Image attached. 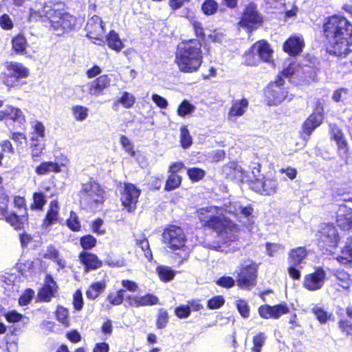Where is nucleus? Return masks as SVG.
<instances>
[{
  "instance_id": "nucleus-57",
  "label": "nucleus",
  "mask_w": 352,
  "mask_h": 352,
  "mask_svg": "<svg viewBox=\"0 0 352 352\" xmlns=\"http://www.w3.org/2000/svg\"><path fill=\"white\" fill-rule=\"evenodd\" d=\"M312 311L316 318L321 322L324 323L329 318V315L322 308L319 307H314L312 309Z\"/></svg>"
},
{
  "instance_id": "nucleus-37",
  "label": "nucleus",
  "mask_w": 352,
  "mask_h": 352,
  "mask_svg": "<svg viewBox=\"0 0 352 352\" xmlns=\"http://www.w3.org/2000/svg\"><path fill=\"white\" fill-rule=\"evenodd\" d=\"M12 50L17 54H23L25 52L28 45L26 38L21 34L14 37L12 41Z\"/></svg>"
},
{
  "instance_id": "nucleus-4",
  "label": "nucleus",
  "mask_w": 352,
  "mask_h": 352,
  "mask_svg": "<svg viewBox=\"0 0 352 352\" xmlns=\"http://www.w3.org/2000/svg\"><path fill=\"white\" fill-rule=\"evenodd\" d=\"M202 60L201 44L198 40H189L178 45L175 63L181 72L192 73L197 71Z\"/></svg>"
},
{
  "instance_id": "nucleus-23",
  "label": "nucleus",
  "mask_w": 352,
  "mask_h": 352,
  "mask_svg": "<svg viewBox=\"0 0 352 352\" xmlns=\"http://www.w3.org/2000/svg\"><path fill=\"white\" fill-rule=\"evenodd\" d=\"M82 190L87 193L94 202L97 204L103 202L104 191L98 183L90 182L83 184Z\"/></svg>"
},
{
  "instance_id": "nucleus-59",
  "label": "nucleus",
  "mask_w": 352,
  "mask_h": 352,
  "mask_svg": "<svg viewBox=\"0 0 352 352\" xmlns=\"http://www.w3.org/2000/svg\"><path fill=\"white\" fill-rule=\"evenodd\" d=\"M175 314L179 318H186L190 314V307L188 305H180L175 308Z\"/></svg>"
},
{
  "instance_id": "nucleus-30",
  "label": "nucleus",
  "mask_w": 352,
  "mask_h": 352,
  "mask_svg": "<svg viewBox=\"0 0 352 352\" xmlns=\"http://www.w3.org/2000/svg\"><path fill=\"white\" fill-rule=\"evenodd\" d=\"M59 206L56 200H53L50 204V208L47 212L46 217L43 220V226L45 228L50 226L58 221Z\"/></svg>"
},
{
  "instance_id": "nucleus-52",
  "label": "nucleus",
  "mask_w": 352,
  "mask_h": 352,
  "mask_svg": "<svg viewBox=\"0 0 352 352\" xmlns=\"http://www.w3.org/2000/svg\"><path fill=\"white\" fill-rule=\"evenodd\" d=\"M80 245L85 250H90L96 244V239L91 235H86L80 239Z\"/></svg>"
},
{
  "instance_id": "nucleus-54",
  "label": "nucleus",
  "mask_w": 352,
  "mask_h": 352,
  "mask_svg": "<svg viewBox=\"0 0 352 352\" xmlns=\"http://www.w3.org/2000/svg\"><path fill=\"white\" fill-rule=\"evenodd\" d=\"M120 142L127 153L131 156H135V151L133 150V144L127 137L124 135H121Z\"/></svg>"
},
{
  "instance_id": "nucleus-29",
  "label": "nucleus",
  "mask_w": 352,
  "mask_h": 352,
  "mask_svg": "<svg viewBox=\"0 0 352 352\" xmlns=\"http://www.w3.org/2000/svg\"><path fill=\"white\" fill-rule=\"evenodd\" d=\"M6 221L15 229H20L28 221V215L17 212L5 211L3 214Z\"/></svg>"
},
{
  "instance_id": "nucleus-10",
  "label": "nucleus",
  "mask_w": 352,
  "mask_h": 352,
  "mask_svg": "<svg viewBox=\"0 0 352 352\" xmlns=\"http://www.w3.org/2000/svg\"><path fill=\"white\" fill-rule=\"evenodd\" d=\"M87 36L93 40V43L98 45H102L105 41L103 39L104 33V25L102 19L98 16H94L87 23Z\"/></svg>"
},
{
  "instance_id": "nucleus-25",
  "label": "nucleus",
  "mask_w": 352,
  "mask_h": 352,
  "mask_svg": "<svg viewBox=\"0 0 352 352\" xmlns=\"http://www.w3.org/2000/svg\"><path fill=\"white\" fill-rule=\"evenodd\" d=\"M331 134L332 138L336 142L340 155L342 157H346L348 146L342 131L336 126L331 125Z\"/></svg>"
},
{
  "instance_id": "nucleus-41",
  "label": "nucleus",
  "mask_w": 352,
  "mask_h": 352,
  "mask_svg": "<svg viewBox=\"0 0 352 352\" xmlns=\"http://www.w3.org/2000/svg\"><path fill=\"white\" fill-rule=\"evenodd\" d=\"M30 153L32 158L41 156L45 149V141H30Z\"/></svg>"
},
{
  "instance_id": "nucleus-53",
  "label": "nucleus",
  "mask_w": 352,
  "mask_h": 352,
  "mask_svg": "<svg viewBox=\"0 0 352 352\" xmlns=\"http://www.w3.org/2000/svg\"><path fill=\"white\" fill-rule=\"evenodd\" d=\"M236 308L243 318H248L250 316V308L248 303L243 300H238L236 302Z\"/></svg>"
},
{
  "instance_id": "nucleus-50",
  "label": "nucleus",
  "mask_w": 352,
  "mask_h": 352,
  "mask_svg": "<svg viewBox=\"0 0 352 352\" xmlns=\"http://www.w3.org/2000/svg\"><path fill=\"white\" fill-rule=\"evenodd\" d=\"M69 311L62 306H58L56 309V319L63 324L69 325Z\"/></svg>"
},
{
  "instance_id": "nucleus-34",
  "label": "nucleus",
  "mask_w": 352,
  "mask_h": 352,
  "mask_svg": "<svg viewBox=\"0 0 352 352\" xmlns=\"http://www.w3.org/2000/svg\"><path fill=\"white\" fill-rule=\"evenodd\" d=\"M337 260L344 265L352 263V236L347 239L341 255L337 257Z\"/></svg>"
},
{
  "instance_id": "nucleus-11",
  "label": "nucleus",
  "mask_w": 352,
  "mask_h": 352,
  "mask_svg": "<svg viewBox=\"0 0 352 352\" xmlns=\"http://www.w3.org/2000/svg\"><path fill=\"white\" fill-rule=\"evenodd\" d=\"M323 118V107L320 101H318L313 113L307 118L303 124L302 138L305 140L309 138L313 131L320 125Z\"/></svg>"
},
{
  "instance_id": "nucleus-27",
  "label": "nucleus",
  "mask_w": 352,
  "mask_h": 352,
  "mask_svg": "<svg viewBox=\"0 0 352 352\" xmlns=\"http://www.w3.org/2000/svg\"><path fill=\"white\" fill-rule=\"evenodd\" d=\"M79 258L85 265L87 272L91 270L98 269L102 266V261L94 254L84 252L80 254Z\"/></svg>"
},
{
  "instance_id": "nucleus-60",
  "label": "nucleus",
  "mask_w": 352,
  "mask_h": 352,
  "mask_svg": "<svg viewBox=\"0 0 352 352\" xmlns=\"http://www.w3.org/2000/svg\"><path fill=\"white\" fill-rule=\"evenodd\" d=\"M11 139L16 143L17 146L23 147L26 143V135L25 133L20 132H14L12 133Z\"/></svg>"
},
{
  "instance_id": "nucleus-45",
  "label": "nucleus",
  "mask_w": 352,
  "mask_h": 352,
  "mask_svg": "<svg viewBox=\"0 0 352 352\" xmlns=\"http://www.w3.org/2000/svg\"><path fill=\"white\" fill-rule=\"evenodd\" d=\"M218 8V4L214 0H206L202 4L201 10L206 15H211L216 12Z\"/></svg>"
},
{
  "instance_id": "nucleus-24",
  "label": "nucleus",
  "mask_w": 352,
  "mask_h": 352,
  "mask_svg": "<svg viewBox=\"0 0 352 352\" xmlns=\"http://www.w3.org/2000/svg\"><path fill=\"white\" fill-rule=\"evenodd\" d=\"M7 119L20 124L25 122V116L23 111L13 106H8L5 109L0 111V121Z\"/></svg>"
},
{
  "instance_id": "nucleus-9",
  "label": "nucleus",
  "mask_w": 352,
  "mask_h": 352,
  "mask_svg": "<svg viewBox=\"0 0 352 352\" xmlns=\"http://www.w3.org/2000/svg\"><path fill=\"white\" fill-rule=\"evenodd\" d=\"M186 241L183 230L176 226L166 228L162 234V241L169 248L175 250L183 248Z\"/></svg>"
},
{
  "instance_id": "nucleus-58",
  "label": "nucleus",
  "mask_w": 352,
  "mask_h": 352,
  "mask_svg": "<svg viewBox=\"0 0 352 352\" xmlns=\"http://www.w3.org/2000/svg\"><path fill=\"white\" fill-rule=\"evenodd\" d=\"M34 292L31 289H28L25 291V292L20 296L19 299V303L21 306L27 305L30 302Z\"/></svg>"
},
{
  "instance_id": "nucleus-17",
  "label": "nucleus",
  "mask_w": 352,
  "mask_h": 352,
  "mask_svg": "<svg viewBox=\"0 0 352 352\" xmlns=\"http://www.w3.org/2000/svg\"><path fill=\"white\" fill-rule=\"evenodd\" d=\"M326 276V272L322 267H316L314 272L305 276L303 286L309 291L318 290L323 287Z\"/></svg>"
},
{
  "instance_id": "nucleus-42",
  "label": "nucleus",
  "mask_w": 352,
  "mask_h": 352,
  "mask_svg": "<svg viewBox=\"0 0 352 352\" xmlns=\"http://www.w3.org/2000/svg\"><path fill=\"white\" fill-rule=\"evenodd\" d=\"M124 292L125 290L124 289H120L116 292H111L108 294L107 300L111 305H120L123 302Z\"/></svg>"
},
{
  "instance_id": "nucleus-32",
  "label": "nucleus",
  "mask_w": 352,
  "mask_h": 352,
  "mask_svg": "<svg viewBox=\"0 0 352 352\" xmlns=\"http://www.w3.org/2000/svg\"><path fill=\"white\" fill-rule=\"evenodd\" d=\"M248 107V101L245 99L235 100L228 113V117H239L244 114Z\"/></svg>"
},
{
  "instance_id": "nucleus-2",
  "label": "nucleus",
  "mask_w": 352,
  "mask_h": 352,
  "mask_svg": "<svg viewBox=\"0 0 352 352\" xmlns=\"http://www.w3.org/2000/svg\"><path fill=\"white\" fill-rule=\"evenodd\" d=\"M29 20H41L47 28L58 36L74 30L77 22L74 15L41 3L36 4L34 8L30 9Z\"/></svg>"
},
{
  "instance_id": "nucleus-63",
  "label": "nucleus",
  "mask_w": 352,
  "mask_h": 352,
  "mask_svg": "<svg viewBox=\"0 0 352 352\" xmlns=\"http://www.w3.org/2000/svg\"><path fill=\"white\" fill-rule=\"evenodd\" d=\"M0 25L4 30H11L13 28V22L8 14H3L0 17Z\"/></svg>"
},
{
  "instance_id": "nucleus-49",
  "label": "nucleus",
  "mask_w": 352,
  "mask_h": 352,
  "mask_svg": "<svg viewBox=\"0 0 352 352\" xmlns=\"http://www.w3.org/2000/svg\"><path fill=\"white\" fill-rule=\"evenodd\" d=\"M224 173L226 175H230L232 176H237L239 174H244L241 166L235 162H230L226 167H225Z\"/></svg>"
},
{
  "instance_id": "nucleus-7",
  "label": "nucleus",
  "mask_w": 352,
  "mask_h": 352,
  "mask_svg": "<svg viewBox=\"0 0 352 352\" xmlns=\"http://www.w3.org/2000/svg\"><path fill=\"white\" fill-rule=\"evenodd\" d=\"M4 67L8 72L4 83L8 87H14L19 84L20 80L29 76L28 68L21 63L8 61L5 63Z\"/></svg>"
},
{
  "instance_id": "nucleus-18",
  "label": "nucleus",
  "mask_w": 352,
  "mask_h": 352,
  "mask_svg": "<svg viewBox=\"0 0 352 352\" xmlns=\"http://www.w3.org/2000/svg\"><path fill=\"white\" fill-rule=\"evenodd\" d=\"M256 268L254 265H248L242 267L238 274V285L241 288H248L255 285Z\"/></svg>"
},
{
  "instance_id": "nucleus-46",
  "label": "nucleus",
  "mask_w": 352,
  "mask_h": 352,
  "mask_svg": "<svg viewBox=\"0 0 352 352\" xmlns=\"http://www.w3.org/2000/svg\"><path fill=\"white\" fill-rule=\"evenodd\" d=\"M195 107L191 104L188 101L184 100L177 109V114L181 117H184L186 115L194 111Z\"/></svg>"
},
{
  "instance_id": "nucleus-20",
  "label": "nucleus",
  "mask_w": 352,
  "mask_h": 352,
  "mask_svg": "<svg viewBox=\"0 0 352 352\" xmlns=\"http://www.w3.org/2000/svg\"><path fill=\"white\" fill-rule=\"evenodd\" d=\"M126 300L130 306L135 307L151 306L159 303V298L153 294L144 296L129 295Z\"/></svg>"
},
{
  "instance_id": "nucleus-64",
  "label": "nucleus",
  "mask_w": 352,
  "mask_h": 352,
  "mask_svg": "<svg viewBox=\"0 0 352 352\" xmlns=\"http://www.w3.org/2000/svg\"><path fill=\"white\" fill-rule=\"evenodd\" d=\"M339 327L342 331L345 332L347 336H352V322L350 320H341Z\"/></svg>"
},
{
  "instance_id": "nucleus-44",
  "label": "nucleus",
  "mask_w": 352,
  "mask_h": 352,
  "mask_svg": "<svg viewBox=\"0 0 352 352\" xmlns=\"http://www.w3.org/2000/svg\"><path fill=\"white\" fill-rule=\"evenodd\" d=\"M180 142L184 148H187L192 144V138L186 126L180 128Z\"/></svg>"
},
{
  "instance_id": "nucleus-8",
  "label": "nucleus",
  "mask_w": 352,
  "mask_h": 352,
  "mask_svg": "<svg viewBox=\"0 0 352 352\" xmlns=\"http://www.w3.org/2000/svg\"><path fill=\"white\" fill-rule=\"evenodd\" d=\"M317 241L322 250L328 251L329 248H336L339 241L336 228L330 223L321 224Z\"/></svg>"
},
{
  "instance_id": "nucleus-56",
  "label": "nucleus",
  "mask_w": 352,
  "mask_h": 352,
  "mask_svg": "<svg viewBox=\"0 0 352 352\" xmlns=\"http://www.w3.org/2000/svg\"><path fill=\"white\" fill-rule=\"evenodd\" d=\"M67 225L73 231H78L80 230V223L75 212H71L70 217L67 221Z\"/></svg>"
},
{
  "instance_id": "nucleus-38",
  "label": "nucleus",
  "mask_w": 352,
  "mask_h": 352,
  "mask_svg": "<svg viewBox=\"0 0 352 352\" xmlns=\"http://www.w3.org/2000/svg\"><path fill=\"white\" fill-rule=\"evenodd\" d=\"M71 111L74 119L78 122H82L88 118L89 109L82 105H74L71 108Z\"/></svg>"
},
{
  "instance_id": "nucleus-14",
  "label": "nucleus",
  "mask_w": 352,
  "mask_h": 352,
  "mask_svg": "<svg viewBox=\"0 0 352 352\" xmlns=\"http://www.w3.org/2000/svg\"><path fill=\"white\" fill-rule=\"evenodd\" d=\"M69 160L67 157L61 155L60 158L56 157V162H44L36 168L38 175H47L51 173H64L67 169Z\"/></svg>"
},
{
  "instance_id": "nucleus-3",
  "label": "nucleus",
  "mask_w": 352,
  "mask_h": 352,
  "mask_svg": "<svg viewBox=\"0 0 352 352\" xmlns=\"http://www.w3.org/2000/svg\"><path fill=\"white\" fill-rule=\"evenodd\" d=\"M197 215L203 225L215 230L225 243L234 241L237 238L238 228L222 213V209L215 206L201 208Z\"/></svg>"
},
{
  "instance_id": "nucleus-39",
  "label": "nucleus",
  "mask_w": 352,
  "mask_h": 352,
  "mask_svg": "<svg viewBox=\"0 0 352 352\" xmlns=\"http://www.w3.org/2000/svg\"><path fill=\"white\" fill-rule=\"evenodd\" d=\"M136 245H138L142 250L144 252V256L148 260L152 258V252L150 250V246L147 239L145 235L140 234L135 237Z\"/></svg>"
},
{
  "instance_id": "nucleus-62",
  "label": "nucleus",
  "mask_w": 352,
  "mask_h": 352,
  "mask_svg": "<svg viewBox=\"0 0 352 352\" xmlns=\"http://www.w3.org/2000/svg\"><path fill=\"white\" fill-rule=\"evenodd\" d=\"M181 184V177H168L166 180L165 189L172 190L177 188Z\"/></svg>"
},
{
  "instance_id": "nucleus-33",
  "label": "nucleus",
  "mask_w": 352,
  "mask_h": 352,
  "mask_svg": "<svg viewBox=\"0 0 352 352\" xmlns=\"http://www.w3.org/2000/svg\"><path fill=\"white\" fill-rule=\"evenodd\" d=\"M32 132L30 141H44L45 137V127L43 124L38 120L31 122Z\"/></svg>"
},
{
  "instance_id": "nucleus-51",
  "label": "nucleus",
  "mask_w": 352,
  "mask_h": 352,
  "mask_svg": "<svg viewBox=\"0 0 352 352\" xmlns=\"http://www.w3.org/2000/svg\"><path fill=\"white\" fill-rule=\"evenodd\" d=\"M45 196L43 193L35 192L33 195V204L31 206V208L41 210L45 205Z\"/></svg>"
},
{
  "instance_id": "nucleus-31",
  "label": "nucleus",
  "mask_w": 352,
  "mask_h": 352,
  "mask_svg": "<svg viewBox=\"0 0 352 352\" xmlns=\"http://www.w3.org/2000/svg\"><path fill=\"white\" fill-rule=\"evenodd\" d=\"M135 102V98L133 94L128 91H123L121 96L113 102V108L117 110L119 105L121 104L125 109H130L134 105Z\"/></svg>"
},
{
  "instance_id": "nucleus-47",
  "label": "nucleus",
  "mask_w": 352,
  "mask_h": 352,
  "mask_svg": "<svg viewBox=\"0 0 352 352\" xmlns=\"http://www.w3.org/2000/svg\"><path fill=\"white\" fill-rule=\"evenodd\" d=\"M169 317L167 311L164 309H160L157 315L156 326L157 329H164L168 322Z\"/></svg>"
},
{
  "instance_id": "nucleus-40",
  "label": "nucleus",
  "mask_w": 352,
  "mask_h": 352,
  "mask_svg": "<svg viewBox=\"0 0 352 352\" xmlns=\"http://www.w3.org/2000/svg\"><path fill=\"white\" fill-rule=\"evenodd\" d=\"M45 257L55 261L61 269L65 267V261L59 258L58 250L53 246L47 248Z\"/></svg>"
},
{
  "instance_id": "nucleus-19",
  "label": "nucleus",
  "mask_w": 352,
  "mask_h": 352,
  "mask_svg": "<svg viewBox=\"0 0 352 352\" xmlns=\"http://www.w3.org/2000/svg\"><path fill=\"white\" fill-rule=\"evenodd\" d=\"M288 311L289 308L286 304H279L274 306L265 305L258 308L259 315L265 319L271 318L277 319Z\"/></svg>"
},
{
  "instance_id": "nucleus-61",
  "label": "nucleus",
  "mask_w": 352,
  "mask_h": 352,
  "mask_svg": "<svg viewBox=\"0 0 352 352\" xmlns=\"http://www.w3.org/2000/svg\"><path fill=\"white\" fill-rule=\"evenodd\" d=\"M83 299H82V295L80 290H77L73 296V305L74 308L80 311L82 309L83 307Z\"/></svg>"
},
{
  "instance_id": "nucleus-26",
  "label": "nucleus",
  "mask_w": 352,
  "mask_h": 352,
  "mask_svg": "<svg viewBox=\"0 0 352 352\" xmlns=\"http://www.w3.org/2000/svg\"><path fill=\"white\" fill-rule=\"evenodd\" d=\"M226 211L232 214L236 218L241 219L244 217L249 219L252 216L253 208L250 205L243 206L241 204L235 202L231 204ZM239 221H241V219H239Z\"/></svg>"
},
{
  "instance_id": "nucleus-13",
  "label": "nucleus",
  "mask_w": 352,
  "mask_h": 352,
  "mask_svg": "<svg viewBox=\"0 0 352 352\" xmlns=\"http://www.w3.org/2000/svg\"><path fill=\"white\" fill-rule=\"evenodd\" d=\"M111 85V78L108 75H101L96 80L81 86V90L92 96H99L103 94L104 89Z\"/></svg>"
},
{
  "instance_id": "nucleus-22",
  "label": "nucleus",
  "mask_w": 352,
  "mask_h": 352,
  "mask_svg": "<svg viewBox=\"0 0 352 352\" xmlns=\"http://www.w3.org/2000/svg\"><path fill=\"white\" fill-rule=\"evenodd\" d=\"M305 46L304 39L302 36H292L289 37L283 45V50L290 56H296L300 54Z\"/></svg>"
},
{
  "instance_id": "nucleus-1",
  "label": "nucleus",
  "mask_w": 352,
  "mask_h": 352,
  "mask_svg": "<svg viewBox=\"0 0 352 352\" xmlns=\"http://www.w3.org/2000/svg\"><path fill=\"white\" fill-rule=\"evenodd\" d=\"M323 32L331 45L330 53L346 57L352 52V24L345 17L330 16L324 23Z\"/></svg>"
},
{
  "instance_id": "nucleus-43",
  "label": "nucleus",
  "mask_w": 352,
  "mask_h": 352,
  "mask_svg": "<svg viewBox=\"0 0 352 352\" xmlns=\"http://www.w3.org/2000/svg\"><path fill=\"white\" fill-rule=\"evenodd\" d=\"M160 279L164 282H168L172 280L175 276L174 271L167 266H159L156 269Z\"/></svg>"
},
{
  "instance_id": "nucleus-55",
  "label": "nucleus",
  "mask_w": 352,
  "mask_h": 352,
  "mask_svg": "<svg viewBox=\"0 0 352 352\" xmlns=\"http://www.w3.org/2000/svg\"><path fill=\"white\" fill-rule=\"evenodd\" d=\"M225 302L224 298L221 296H214L208 301V307L210 309H216L220 308Z\"/></svg>"
},
{
  "instance_id": "nucleus-48",
  "label": "nucleus",
  "mask_w": 352,
  "mask_h": 352,
  "mask_svg": "<svg viewBox=\"0 0 352 352\" xmlns=\"http://www.w3.org/2000/svg\"><path fill=\"white\" fill-rule=\"evenodd\" d=\"M266 340V336L264 333H259L253 338L254 346L252 352H261V348Z\"/></svg>"
},
{
  "instance_id": "nucleus-12",
  "label": "nucleus",
  "mask_w": 352,
  "mask_h": 352,
  "mask_svg": "<svg viewBox=\"0 0 352 352\" xmlns=\"http://www.w3.org/2000/svg\"><path fill=\"white\" fill-rule=\"evenodd\" d=\"M249 187L261 195H271L276 192L277 182L274 177H252L248 181Z\"/></svg>"
},
{
  "instance_id": "nucleus-6",
  "label": "nucleus",
  "mask_w": 352,
  "mask_h": 352,
  "mask_svg": "<svg viewBox=\"0 0 352 352\" xmlns=\"http://www.w3.org/2000/svg\"><path fill=\"white\" fill-rule=\"evenodd\" d=\"M307 252L305 248L298 247L292 249L288 254V273L290 277L298 280L300 278V270L305 263Z\"/></svg>"
},
{
  "instance_id": "nucleus-16",
  "label": "nucleus",
  "mask_w": 352,
  "mask_h": 352,
  "mask_svg": "<svg viewBox=\"0 0 352 352\" xmlns=\"http://www.w3.org/2000/svg\"><path fill=\"white\" fill-rule=\"evenodd\" d=\"M262 23V17L257 12L254 5H249L243 12L239 24L240 27L246 28L249 32L259 26Z\"/></svg>"
},
{
  "instance_id": "nucleus-15",
  "label": "nucleus",
  "mask_w": 352,
  "mask_h": 352,
  "mask_svg": "<svg viewBox=\"0 0 352 352\" xmlns=\"http://www.w3.org/2000/svg\"><path fill=\"white\" fill-rule=\"evenodd\" d=\"M140 195V190L132 184H124L121 196L122 206L131 212L136 208V204Z\"/></svg>"
},
{
  "instance_id": "nucleus-5",
  "label": "nucleus",
  "mask_w": 352,
  "mask_h": 352,
  "mask_svg": "<svg viewBox=\"0 0 352 352\" xmlns=\"http://www.w3.org/2000/svg\"><path fill=\"white\" fill-rule=\"evenodd\" d=\"M265 96L267 104L270 106L278 105L287 98L289 100L292 99V97L288 96V91L285 87V80L280 76L267 86Z\"/></svg>"
},
{
  "instance_id": "nucleus-28",
  "label": "nucleus",
  "mask_w": 352,
  "mask_h": 352,
  "mask_svg": "<svg viewBox=\"0 0 352 352\" xmlns=\"http://www.w3.org/2000/svg\"><path fill=\"white\" fill-rule=\"evenodd\" d=\"M252 50L253 52H256L263 61H271L273 50L266 41H260L256 42L252 45Z\"/></svg>"
},
{
  "instance_id": "nucleus-36",
  "label": "nucleus",
  "mask_w": 352,
  "mask_h": 352,
  "mask_svg": "<svg viewBox=\"0 0 352 352\" xmlns=\"http://www.w3.org/2000/svg\"><path fill=\"white\" fill-rule=\"evenodd\" d=\"M106 284L104 282H96L92 283L86 292V296L89 299H96L104 290Z\"/></svg>"
},
{
  "instance_id": "nucleus-35",
  "label": "nucleus",
  "mask_w": 352,
  "mask_h": 352,
  "mask_svg": "<svg viewBox=\"0 0 352 352\" xmlns=\"http://www.w3.org/2000/svg\"><path fill=\"white\" fill-rule=\"evenodd\" d=\"M106 41L108 46L116 52L121 51L124 47V45L119 38L118 34L113 30L111 31L107 36Z\"/></svg>"
},
{
  "instance_id": "nucleus-21",
  "label": "nucleus",
  "mask_w": 352,
  "mask_h": 352,
  "mask_svg": "<svg viewBox=\"0 0 352 352\" xmlns=\"http://www.w3.org/2000/svg\"><path fill=\"white\" fill-rule=\"evenodd\" d=\"M336 223L342 230L352 228V209L345 205L339 206L336 212Z\"/></svg>"
}]
</instances>
